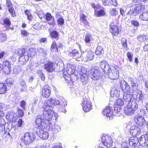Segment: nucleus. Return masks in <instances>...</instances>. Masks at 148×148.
<instances>
[{"mask_svg":"<svg viewBox=\"0 0 148 148\" xmlns=\"http://www.w3.org/2000/svg\"><path fill=\"white\" fill-rule=\"evenodd\" d=\"M105 14V11L102 9L100 10L99 11L95 12V15L98 17L104 16Z\"/></svg>","mask_w":148,"mask_h":148,"instance_id":"nucleus-38","label":"nucleus"},{"mask_svg":"<svg viewBox=\"0 0 148 148\" xmlns=\"http://www.w3.org/2000/svg\"><path fill=\"white\" fill-rule=\"evenodd\" d=\"M138 139L136 137H131L129 139V145L133 147H135L136 146L138 143Z\"/></svg>","mask_w":148,"mask_h":148,"instance_id":"nucleus-28","label":"nucleus"},{"mask_svg":"<svg viewBox=\"0 0 148 148\" xmlns=\"http://www.w3.org/2000/svg\"><path fill=\"white\" fill-rule=\"evenodd\" d=\"M103 53V51L102 48L100 46H98L96 49L95 53L96 55H101Z\"/></svg>","mask_w":148,"mask_h":148,"instance_id":"nucleus-39","label":"nucleus"},{"mask_svg":"<svg viewBox=\"0 0 148 148\" xmlns=\"http://www.w3.org/2000/svg\"><path fill=\"white\" fill-rule=\"evenodd\" d=\"M144 94H143V93H141L138 95L137 96V98H139V100H142L144 98Z\"/></svg>","mask_w":148,"mask_h":148,"instance_id":"nucleus-64","label":"nucleus"},{"mask_svg":"<svg viewBox=\"0 0 148 148\" xmlns=\"http://www.w3.org/2000/svg\"><path fill=\"white\" fill-rule=\"evenodd\" d=\"M124 110L125 114L128 115H132L134 112L127 106L126 107L124 108Z\"/></svg>","mask_w":148,"mask_h":148,"instance_id":"nucleus-35","label":"nucleus"},{"mask_svg":"<svg viewBox=\"0 0 148 148\" xmlns=\"http://www.w3.org/2000/svg\"><path fill=\"white\" fill-rule=\"evenodd\" d=\"M50 35L51 37L53 38H55L57 40L59 38L58 33L56 31L51 32Z\"/></svg>","mask_w":148,"mask_h":148,"instance_id":"nucleus-42","label":"nucleus"},{"mask_svg":"<svg viewBox=\"0 0 148 148\" xmlns=\"http://www.w3.org/2000/svg\"><path fill=\"white\" fill-rule=\"evenodd\" d=\"M110 32L113 35L117 36L119 33L118 26L112 22L110 25Z\"/></svg>","mask_w":148,"mask_h":148,"instance_id":"nucleus-19","label":"nucleus"},{"mask_svg":"<svg viewBox=\"0 0 148 148\" xmlns=\"http://www.w3.org/2000/svg\"><path fill=\"white\" fill-rule=\"evenodd\" d=\"M90 68L91 78L92 80H98L101 78L102 74L99 67L97 66H91Z\"/></svg>","mask_w":148,"mask_h":148,"instance_id":"nucleus-5","label":"nucleus"},{"mask_svg":"<svg viewBox=\"0 0 148 148\" xmlns=\"http://www.w3.org/2000/svg\"><path fill=\"white\" fill-rule=\"evenodd\" d=\"M8 10L10 12L12 16L14 17L16 16V14L14 9L12 7L8 8Z\"/></svg>","mask_w":148,"mask_h":148,"instance_id":"nucleus-47","label":"nucleus"},{"mask_svg":"<svg viewBox=\"0 0 148 148\" xmlns=\"http://www.w3.org/2000/svg\"><path fill=\"white\" fill-rule=\"evenodd\" d=\"M6 38V36L5 34H0V38L2 41H5Z\"/></svg>","mask_w":148,"mask_h":148,"instance_id":"nucleus-58","label":"nucleus"},{"mask_svg":"<svg viewBox=\"0 0 148 148\" xmlns=\"http://www.w3.org/2000/svg\"><path fill=\"white\" fill-rule=\"evenodd\" d=\"M120 12L122 16H125V12L126 11V8L125 7H122L120 9Z\"/></svg>","mask_w":148,"mask_h":148,"instance_id":"nucleus-53","label":"nucleus"},{"mask_svg":"<svg viewBox=\"0 0 148 148\" xmlns=\"http://www.w3.org/2000/svg\"><path fill=\"white\" fill-rule=\"evenodd\" d=\"M0 23L2 25L8 26H10L11 24L9 18H4L3 20H1Z\"/></svg>","mask_w":148,"mask_h":148,"instance_id":"nucleus-34","label":"nucleus"},{"mask_svg":"<svg viewBox=\"0 0 148 148\" xmlns=\"http://www.w3.org/2000/svg\"><path fill=\"white\" fill-rule=\"evenodd\" d=\"M36 53V51L34 48H30L29 50H26V52L25 53V56L21 58V60H23V58H25V60H23L24 61H25V63L28 61L29 58L30 57H32Z\"/></svg>","mask_w":148,"mask_h":148,"instance_id":"nucleus-12","label":"nucleus"},{"mask_svg":"<svg viewBox=\"0 0 148 148\" xmlns=\"http://www.w3.org/2000/svg\"><path fill=\"white\" fill-rule=\"evenodd\" d=\"M122 95L123 96V99L125 101H128L129 102L131 100V99L132 97L131 95L128 94V93H124V94H122Z\"/></svg>","mask_w":148,"mask_h":148,"instance_id":"nucleus-37","label":"nucleus"},{"mask_svg":"<svg viewBox=\"0 0 148 148\" xmlns=\"http://www.w3.org/2000/svg\"><path fill=\"white\" fill-rule=\"evenodd\" d=\"M129 81L131 82V85L133 87L137 86H138L137 84L134 83V79L130 77L128 79Z\"/></svg>","mask_w":148,"mask_h":148,"instance_id":"nucleus-50","label":"nucleus"},{"mask_svg":"<svg viewBox=\"0 0 148 148\" xmlns=\"http://www.w3.org/2000/svg\"><path fill=\"white\" fill-rule=\"evenodd\" d=\"M99 65L103 72L106 73H109L110 68L108 62L106 61H101L99 64Z\"/></svg>","mask_w":148,"mask_h":148,"instance_id":"nucleus-23","label":"nucleus"},{"mask_svg":"<svg viewBox=\"0 0 148 148\" xmlns=\"http://www.w3.org/2000/svg\"><path fill=\"white\" fill-rule=\"evenodd\" d=\"M141 145L144 146L148 144V133L145 135H142L138 139Z\"/></svg>","mask_w":148,"mask_h":148,"instance_id":"nucleus-20","label":"nucleus"},{"mask_svg":"<svg viewBox=\"0 0 148 148\" xmlns=\"http://www.w3.org/2000/svg\"><path fill=\"white\" fill-rule=\"evenodd\" d=\"M127 106L134 111L137 109L138 107V105L134 101L131 100L129 101Z\"/></svg>","mask_w":148,"mask_h":148,"instance_id":"nucleus-29","label":"nucleus"},{"mask_svg":"<svg viewBox=\"0 0 148 148\" xmlns=\"http://www.w3.org/2000/svg\"><path fill=\"white\" fill-rule=\"evenodd\" d=\"M80 21L84 24L86 27L89 26V23L87 20L86 17L84 14H82L81 16Z\"/></svg>","mask_w":148,"mask_h":148,"instance_id":"nucleus-33","label":"nucleus"},{"mask_svg":"<svg viewBox=\"0 0 148 148\" xmlns=\"http://www.w3.org/2000/svg\"><path fill=\"white\" fill-rule=\"evenodd\" d=\"M26 49H20L18 48L16 50L15 53L18 55L20 57L19 58V61L20 64L22 65H24L25 64V61H24L23 60H25V58H23V60H21L20 58L23 57L25 56V53L26 52Z\"/></svg>","mask_w":148,"mask_h":148,"instance_id":"nucleus-13","label":"nucleus"},{"mask_svg":"<svg viewBox=\"0 0 148 148\" xmlns=\"http://www.w3.org/2000/svg\"><path fill=\"white\" fill-rule=\"evenodd\" d=\"M5 122L4 120L1 119H0V130L3 131L5 130Z\"/></svg>","mask_w":148,"mask_h":148,"instance_id":"nucleus-41","label":"nucleus"},{"mask_svg":"<svg viewBox=\"0 0 148 148\" xmlns=\"http://www.w3.org/2000/svg\"><path fill=\"white\" fill-rule=\"evenodd\" d=\"M21 33L22 35L24 36H27L29 34V33L24 29L22 30H21Z\"/></svg>","mask_w":148,"mask_h":148,"instance_id":"nucleus-57","label":"nucleus"},{"mask_svg":"<svg viewBox=\"0 0 148 148\" xmlns=\"http://www.w3.org/2000/svg\"><path fill=\"white\" fill-rule=\"evenodd\" d=\"M59 104L60 107H65L67 105V102L62 97L60 98V101L52 98L46 100L44 103V108L47 107H52L53 106Z\"/></svg>","mask_w":148,"mask_h":148,"instance_id":"nucleus-2","label":"nucleus"},{"mask_svg":"<svg viewBox=\"0 0 148 148\" xmlns=\"http://www.w3.org/2000/svg\"><path fill=\"white\" fill-rule=\"evenodd\" d=\"M79 73L80 75L81 81L83 84H86L88 81V75L87 73L86 69L82 68L79 72Z\"/></svg>","mask_w":148,"mask_h":148,"instance_id":"nucleus-11","label":"nucleus"},{"mask_svg":"<svg viewBox=\"0 0 148 148\" xmlns=\"http://www.w3.org/2000/svg\"><path fill=\"white\" fill-rule=\"evenodd\" d=\"M23 123V121L21 119H19L17 122L18 125L15 126V130H16L19 129V127H21Z\"/></svg>","mask_w":148,"mask_h":148,"instance_id":"nucleus-43","label":"nucleus"},{"mask_svg":"<svg viewBox=\"0 0 148 148\" xmlns=\"http://www.w3.org/2000/svg\"><path fill=\"white\" fill-rule=\"evenodd\" d=\"M130 132V134L133 136H135L140 134V129L137 126L133 125L131 127Z\"/></svg>","mask_w":148,"mask_h":148,"instance_id":"nucleus-22","label":"nucleus"},{"mask_svg":"<svg viewBox=\"0 0 148 148\" xmlns=\"http://www.w3.org/2000/svg\"><path fill=\"white\" fill-rule=\"evenodd\" d=\"M124 103L123 101L121 99H118L116 100L114 105V112L115 113V115L116 116H119L120 115L121 107L123 106Z\"/></svg>","mask_w":148,"mask_h":148,"instance_id":"nucleus-7","label":"nucleus"},{"mask_svg":"<svg viewBox=\"0 0 148 148\" xmlns=\"http://www.w3.org/2000/svg\"><path fill=\"white\" fill-rule=\"evenodd\" d=\"M127 56L129 61L130 62H132L133 61L132 59L133 56V53L131 52H128L127 53Z\"/></svg>","mask_w":148,"mask_h":148,"instance_id":"nucleus-51","label":"nucleus"},{"mask_svg":"<svg viewBox=\"0 0 148 148\" xmlns=\"http://www.w3.org/2000/svg\"><path fill=\"white\" fill-rule=\"evenodd\" d=\"M119 68L116 67H112L110 68L109 73L106 74L108 75L110 78L114 79H117L119 76Z\"/></svg>","mask_w":148,"mask_h":148,"instance_id":"nucleus-6","label":"nucleus"},{"mask_svg":"<svg viewBox=\"0 0 148 148\" xmlns=\"http://www.w3.org/2000/svg\"><path fill=\"white\" fill-rule=\"evenodd\" d=\"M82 55H83L86 60L87 61L93 60L95 57L94 53L91 51H86Z\"/></svg>","mask_w":148,"mask_h":148,"instance_id":"nucleus-21","label":"nucleus"},{"mask_svg":"<svg viewBox=\"0 0 148 148\" xmlns=\"http://www.w3.org/2000/svg\"><path fill=\"white\" fill-rule=\"evenodd\" d=\"M25 14L27 16V19L29 20H31L32 18V16L31 13L28 10H26L25 12Z\"/></svg>","mask_w":148,"mask_h":148,"instance_id":"nucleus-49","label":"nucleus"},{"mask_svg":"<svg viewBox=\"0 0 148 148\" xmlns=\"http://www.w3.org/2000/svg\"><path fill=\"white\" fill-rule=\"evenodd\" d=\"M121 146L122 148H130L128 146V144L126 142H121Z\"/></svg>","mask_w":148,"mask_h":148,"instance_id":"nucleus-54","label":"nucleus"},{"mask_svg":"<svg viewBox=\"0 0 148 148\" xmlns=\"http://www.w3.org/2000/svg\"><path fill=\"white\" fill-rule=\"evenodd\" d=\"M35 135L32 132L26 133L23 136L24 141L25 144L29 145L30 143H32L34 140L35 139Z\"/></svg>","mask_w":148,"mask_h":148,"instance_id":"nucleus-8","label":"nucleus"},{"mask_svg":"<svg viewBox=\"0 0 148 148\" xmlns=\"http://www.w3.org/2000/svg\"><path fill=\"white\" fill-rule=\"evenodd\" d=\"M57 22L58 24L62 25L64 23V20L62 18H60L57 20Z\"/></svg>","mask_w":148,"mask_h":148,"instance_id":"nucleus-55","label":"nucleus"},{"mask_svg":"<svg viewBox=\"0 0 148 148\" xmlns=\"http://www.w3.org/2000/svg\"><path fill=\"white\" fill-rule=\"evenodd\" d=\"M140 19L143 21H148V11H145L139 16Z\"/></svg>","mask_w":148,"mask_h":148,"instance_id":"nucleus-32","label":"nucleus"},{"mask_svg":"<svg viewBox=\"0 0 148 148\" xmlns=\"http://www.w3.org/2000/svg\"><path fill=\"white\" fill-rule=\"evenodd\" d=\"M146 36L145 35H139L137 37V39L139 41L143 42L146 39Z\"/></svg>","mask_w":148,"mask_h":148,"instance_id":"nucleus-48","label":"nucleus"},{"mask_svg":"<svg viewBox=\"0 0 148 148\" xmlns=\"http://www.w3.org/2000/svg\"><path fill=\"white\" fill-rule=\"evenodd\" d=\"M111 97H113L114 99L118 97L119 95V93H110Z\"/></svg>","mask_w":148,"mask_h":148,"instance_id":"nucleus-59","label":"nucleus"},{"mask_svg":"<svg viewBox=\"0 0 148 148\" xmlns=\"http://www.w3.org/2000/svg\"><path fill=\"white\" fill-rule=\"evenodd\" d=\"M35 123L37 126L38 130L40 128H48V124L45 121V119L41 117L40 116L37 117L35 120Z\"/></svg>","mask_w":148,"mask_h":148,"instance_id":"nucleus-9","label":"nucleus"},{"mask_svg":"<svg viewBox=\"0 0 148 148\" xmlns=\"http://www.w3.org/2000/svg\"><path fill=\"white\" fill-rule=\"evenodd\" d=\"M129 8H130V10L128 12L127 15L133 14L136 16L141 12L145 9V6L141 3L133 4L130 3L128 5Z\"/></svg>","mask_w":148,"mask_h":148,"instance_id":"nucleus-3","label":"nucleus"},{"mask_svg":"<svg viewBox=\"0 0 148 148\" xmlns=\"http://www.w3.org/2000/svg\"><path fill=\"white\" fill-rule=\"evenodd\" d=\"M16 114L13 112H10L6 116L7 118H8L10 121H14L16 120Z\"/></svg>","mask_w":148,"mask_h":148,"instance_id":"nucleus-27","label":"nucleus"},{"mask_svg":"<svg viewBox=\"0 0 148 148\" xmlns=\"http://www.w3.org/2000/svg\"><path fill=\"white\" fill-rule=\"evenodd\" d=\"M50 88L47 86H45L43 87L42 92H50Z\"/></svg>","mask_w":148,"mask_h":148,"instance_id":"nucleus-52","label":"nucleus"},{"mask_svg":"<svg viewBox=\"0 0 148 148\" xmlns=\"http://www.w3.org/2000/svg\"><path fill=\"white\" fill-rule=\"evenodd\" d=\"M78 52V51L74 49L70 53V56L74 57Z\"/></svg>","mask_w":148,"mask_h":148,"instance_id":"nucleus-60","label":"nucleus"},{"mask_svg":"<svg viewBox=\"0 0 148 148\" xmlns=\"http://www.w3.org/2000/svg\"><path fill=\"white\" fill-rule=\"evenodd\" d=\"M66 71L68 75L73 74L75 75L76 73L77 72V71L75 69V65L70 64H67Z\"/></svg>","mask_w":148,"mask_h":148,"instance_id":"nucleus-18","label":"nucleus"},{"mask_svg":"<svg viewBox=\"0 0 148 148\" xmlns=\"http://www.w3.org/2000/svg\"><path fill=\"white\" fill-rule=\"evenodd\" d=\"M19 84L23 88L21 89V92H26L27 86L25 79H20L19 80Z\"/></svg>","mask_w":148,"mask_h":148,"instance_id":"nucleus-30","label":"nucleus"},{"mask_svg":"<svg viewBox=\"0 0 148 148\" xmlns=\"http://www.w3.org/2000/svg\"><path fill=\"white\" fill-rule=\"evenodd\" d=\"M2 70L1 71H3L5 74H8L10 73L11 70V67H2Z\"/></svg>","mask_w":148,"mask_h":148,"instance_id":"nucleus-40","label":"nucleus"},{"mask_svg":"<svg viewBox=\"0 0 148 148\" xmlns=\"http://www.w3.org/2000/svg\"><path fill=\"white\" fill-rule=\"evenodd\" d=\"M18 116L19 117H21L23 116L24 114V112L20 108H18Z\"/></svg>","mask_w":148,"mask_h":148,"instance_id":"nucleus-56","label":"nucleus"},{"mask_svg":"<svg viewBox=\"0 0 148 148\" xmlns=\"http://www.w3.org/2000/svg\"><path fill=\"white\" fill-rule=\"evenodd\" d=\"M46 128L39 129L36 131L37 135L40 138L45 140L47 139L49 136L48 132L44 130Z\"/></svg>","mask_w":148,"mask_h":148,"instance_id":"nucleus-15","label":"nucleus"},{"mask_svg":"<svg viewBox=\"0 0 148 148\" xmlns=\"http://www.w3.org/2000/svg\"><path fill=\"white\" fill-rule=\"evenodd\" d=\"M38 73H40V74H41V75L40 76L41 79L43 80L44 81L45 79V75L44 74H43L42 72V70H40L38 71Z\"/></svg>","mask_w":148,"mask_h":148,"instance_id":"nucleus-62","label":"nucleus"},{"mask_svg":"<svg viewBox=\"0 0 148 148\" xmlns=\"http://www.w3.org/2000/svg\"><path fill=\"white\" fill-rule=\"evenodd\" d=\"M103 114L109 119H112L113 118V113L112 107L108 106L103 109L102 112Z\"/></svg>","mask_w":148,"mask_h":148,"instance_id":"nucleus-14","label":"nucleus"},{"mask_svg":"<svg viewBox=\"0 0 148 148\" xmlns=\"http://www.w3.org/2000/svg\"><path fill=\"white\" fill-rule=\"evenodd\" d=\"M134 120L136 123L139 126L143 127L145 125L146 123L144 118L141 116H136L135 117Z\"/></svg>","mask_w":148,"mask_h":148,"instance_id":"nucleus-24","label":"nucleus"},{"mask_svg":"<svg viewBox=\"0 0 148 148\" xmlns=\"http://www.w3.org/2000/svg\"><path fill=\"white\" fill-rule=\"evenodd\" d=\"M10 65L11 64L8 61L5 60L3 61V64H0V71L2 70V67H11ZM0 89L1 92H5L7 90V87L6 84H3L2 83H0Z\"/></svg>","mask_w":148,"mask_h":148,"instance_id":"nucleus-10","label":"nucleus"},{"mask_svg":"<svg viewBox=\"0 0 148 148\" xmlns=\"http://www.w3.org/2000/svg\"><path fill=\"white\" fill-rule=\"evenodd\" d=\"M83 99L81 105L83 110L86 112H89L92 109L91 101L88 97V93H82Z\"/></svg>","mask_w":148,"mask_h":148,"instance_id":"nucleus-4","label":"nucleus"},{"mask_svg":"<svg viewBox=\"0 0 148 148\" xmlns=\"http://www.w3.org/2000/svg\"><path fill=\"white\" fill-rule=\"evenodd\" d=\"M110 13L112 16H116L118 14V12L115 8H112L110 10Z\"/></svg>","mask_w":148,"mask_h":148,"instance_id":"nucleus-44","label":"nucleus"},{"mask_svg":"<svg viewBox=\"0 0 148 148\" xmlns=\"http://www.w3.org/2000/svg\"><path fill=\"white\" fill-rule=\"evenodd\" d=\"M120 86L122 89L125 92H127L130 90V86L124 80H121V81Z\"/></svg>","mask_w":148,"mask_h":148,"instance_id":"nucleus-25","label":"nucleus"},{"mask_svg":"<svg viewBox=\"0 0 148 148\" xmlns=\"http://www.w3.org/2000/svg\"><path fill=\"white\" fill-rule=\"evenodd\" d=\"M101 141L103 144L107 147L112 146L113 143L111 137L108 136L102 137Z\"/></svg>","mask_w":148,"mask_h":148,"instance_id":"nucleus-16","label":"nucleus"},{"mask_svg":"<svg viewBox=\"0 0 148 148\" xmlns=\"http://www.w3.org/2000/svg\"><path fill=\"white\" fill-rule=\"evenodd\" d=\"M44 103L43 106V108L45 110L43 111L42 117L45 119V121H46V123H47L49 125L50 122H52L51 120L54 119H56L57 114L56 113H54L53 110L49 109V108H51L52 107H47L44 108Z\"/></svg>","mask_w":148,"mask_h":148,"instance_id":"nucleus-1","label":"nucleus"},{"mask_svg":"<svg viewBox=\"0 0 148 148\" xmlns=\"http://www.w3.org/2000/svg\"><path fill=\"white\" fill-rule=\"evenodd\" d=\"M51 93H42V96L43 98H48L50 96Z\"/></svg>","mask_w":148,"mask_h":148,"instance_id":"nucleus-61","label":"nucleus"},{"mask_svg":"<svg viewBox=\"0 0 148 148\" xmlns=\"http://www.w3.org/2000/svg\"><path fill=\"white\" fill-rule=\"evenodd\" d=\"M121 44L123 48H126L127 47V40L125 38H122L121 40Z\"/></svg>","mask_w":148,"mask_h":148,"instance_id":"nucleus-46","label":"nucleus"},{"mask_svg":"<svg viewBox=\"0 0 148 148\" xmlns=\"http://www.w3.org/2000/svg\"><path fill=\"white\" fill-rule=\"evenodd\" d=\"M132 24L136 27H137L139 26V23L136 21H132L131 22Z\"/></svg>","mask_w":148,"mask_h":148,"instance_id":"nucleus-63","label":"nucleus"},{"mask_svg":"<svg viewBox=\"0 0 148 148\" xmlns=\"http://www.w3.org/2000/svg\"><path fill=\"white\" fill-rule=\"evenodd\" d=\"M49 130L52 131L53 133H56L61 130L60 126L55 124L54 122H50L48 125V128Z\"/></svg>","mask_w":148,"mask_h":148,"instance_id":"nucleus-17","label":"nucleus"},{"mask_svg":"<svg viewBox=\"0 0 148 148\" xmlns=\"http://www.w3.org/2000/svg\"><path fill=\"white\" fill-rule=\"evenodd\" d=\"M53 63L51 62H49L45 65V68L47 71L51 72L53 70Z\"/></svg>","mask_w":148,"mask_h":148,"instance_id":"nucleus-31","label":"nucleus"},{"mask_svg":"<svg viewBox=\"0 0 148 148\" xmlns=\"http://www.w3.org/2000/svg\"><path fill=\"white\" fill-rule=\"evenodd\" d=\"M51 49L53 51H55L58 52V47L56 42H53L51 46Z\"/></svg>","mask_w":148,"mask_h":148,"instance_id":"nucleus-45","label":"nucleus"},{"mask_svg":"<svg viewBox=\"0 0 148 148\" xmlns=\"http://www.w3.org/2000/svg\"><path fill=\"white\" fill-rule=\"evenodd\" d=\"M92 39L91 34H87L85 36L84 41L86 43H90V41L92 40Z\"/></svg>","mask_w":148,"mask_h":148,"instance_id":"nucleus-36","label":"nucleus"},{"mask_svg":"<svg viewBox=\"0 0 148 148\" xmlns=\"http://www.w3.org/2000/svg\"><path fill=\"white\" fill-rule=\"evenodd\" d=\"M46 19L48 22V23L50 25H55V19L53 16L49 13H47L46 15Z\"/></svg>","mask_w":148,"mask_h":148,"instance_id":"nucleus-26","label":"nucleus"}]
</instances>
